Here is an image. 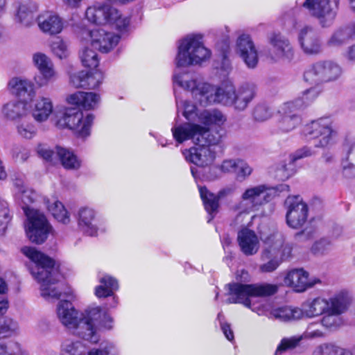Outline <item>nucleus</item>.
Wrapping results in <instances>:
<instances>
[{
    "label": "nucleus",
    "instance_id": "4d7b16f0",
    "mask_svg": "<svg viewBox=\"0 0 355 355\" xmlns=\"http://www.w3.org/2000/svg\"><path fill=\"white\" fill-rule=\"evenodd\" d=\"M347 156V160L342 162V173L346 178H352L355 177V165L348 162L350 155Z\"/></svg>",
    "mask_w": 355,
    "mask_h": 355
},
{
    "label": "nucleus",
    "instance_id": "2eb2a0df",
    "mask_svg": "<svg viewBox=\"0 0 355 355\" xmlns=\"http://www.w3.org/2000/svg\"><path fill=\"white\" fill-rule=\"evenodd\" d=\"M33 63L40 73L39 76L34 78L38 87L47 86L57 80L58 75L54 64L46 54L41 52L34 53Z\"/></svg>",
    "mask_w": 355,
    "mask_h": 355
},
{
    "label": "nucleus",
    "instance_id": "13d9d810",
    "mask_svg": "<svg viewBox=\"0 0 355 355\" xmlns=\"http://www.w3.org/2000/svg\"><path fill=\"white\" fill-rule=\"evenodd\" d=\"M239 159H225L221 164L220 168L224 173H231L237 171Z\"/></svg>",
    "mask_w": 355,
    "mask_h": 355
},
{
    "label": "nucleus",
    "instance_id": "bf43d9fd",
    "mask_svg": "<svg viewBox=\"0 0 355 355\" xmlns=\"http://www.w3.org/2000/svg\"><path fill=\"white\" fill-rule=\"evenodd\" d=\"M18 347L19 343H0V355H15V349H18Z\"/></svg>",
    "mask_w": 355,
    "mask_h": 355
},
{
    "label": "nucleus",
    "instance_id": "69168bd1",
    "mask_svg": "<svg viewBox=\"0 0 355 355\" xmlns=\"http://www.w3.org/2000/svg\"><path fill=\"white\" fill-rule=\"evenodd\" d=\"M9 307L8 300L3 296H0V315L5 314Z\"/></svg>",
    "mask_w": 355,
    "mask_h": 355
},
{
    "label": "nucleus",
    "instance_id": "603ef678",
    "mask_svg": "<svg viewBox=\"0 0 355 355\" xmlns=\"http://www.w3.org/2000/svg\"><path fill=\"white\" fill-rule=\"evenodd\" d=\"M254 118L256 121H263L270 118L271 112L265 105H258L254 109Z\"/></svg>",
    "mask_w": 355,
    "mask_h": 355
},
{
    "label": "nucleus",
    "instance_id": "aec40b11",
    "mask_svg": "<svg viewBox=\"0 0 355 355\" xmlns=\"http://www.w3.org/2000/svg\"><path fill=\"white\" fill-rule=\"evenodd\" d=\"M298 40L304 53L318 55L321 53V41L318 33L311 26H305L300 30Z\"/></svg>",
    "mask_w": 355,
    "mask_h": 355
},
{
    "label": "nucleus",
    "instance_id": "680f3d73",
    "mask_svg": "<svg viewBox=\"0 0 355 355\" xmlns=\"http://www.w3.org/2000/svg\"><path fill=\"white\" fill-rule=\"evenodd\" d=\"M314 326H315V324H313V323H311L308 326L307 329L304 333V336L306 338H313L321 337L323 336V334L320 330L313 329Z\"/></svg>",
    "mask_w": 355,
    "mask_h": 355
},
{
    "label": "nucleus",
    "instance_id": "f3484780",
    "mask_svg": "<svg viewBox=\"0 0 355 355\" xmlns=\"http://www.w3.org/2000/svg\"><path fill=\"white\" fill-rule=\"evenodd\" d=\"M93 48L101 53H109L119 44L121 36L116 33L97 28L87 31Z\"/></svg>",
    "mask_w": 355,
    "mask_h": 355
},
{
    "label": "nucleus",
    "instance_id": "a211bd4d",
    "mask_svg": "<svg viewBox=\"0 0 355 355\" xmlns=\"http://www.w3.org/2000/svg\"><path fill=\"white\" fill-rule=\"evenodd\" d=\"M272 48L268 57L273 61L281 60L291 61L294 56V51L290 42L279 34H273L269 38Z\"/></svg>",
    "mask_w": 355,
    "mask_h": 355
},
{
    "label": "nucleus",
    "instance_id": "c756f323",
    "mask_svg": "<svg viewBox=\"0 0 355 355\" xmlns=\"http://www.w3.org/2000/svg\"><path fill=\"white\" fill-rule=\"evenodd\" d=\"M256 94L255 86L252 84H244L238 89H235V97L231 107L236 110L243 111L254 98Z\"/></svg>",
    "mask_w": 355,
    "mask_h": 355
},
{
    "label": "nucleus",
    "instance_id": "a19ab883",
    "mask_svg": "<svg viewBox=\"0 0 355 355\" xmlns=\"http://www.w3.org/2000/svg\"><path fill=\"white\" fill-rule=\"evenodd\" d=\"M18 323L13 319L5 318L0 320V334L5 337L12 336L18 333Z\"/></svg>",
    "mask_w": 355,
    "mask_h": 355
},
{
    "label": "nucleus",
    "instance_id": "c9c22d12",
    "mask_svg": "<svg viewBox=\"0 0 355 355\" xmlns=\"http://www.w3.org/2000/svg\"><path fill=\"white\" fill-rule=\"evenodd\" d=\"M16 18L23 26H31L35 19L33 7L26 2L19 3L17 7Z\"/></svg>",
    "mask_w": 355,
    "mask_h": 355
},
{
    "label": "nucleus",
    "instance_id": "864d4df0",
    "mask_svg": "<svg viewBox=\"0 0 355 355\" xmlns=\"http://www.w3.org/2000/svg\"><path fill=\"white\" fill-rule=\"evenodd\" d=\"M103 81V75L98 71L92 73L88 71L86 89H95Z\"/></svg>",
    "mask_w": 355,
    "mask_h": 355
},
{
    "label": "nucleus",
    "instance_id": "4468645a",
    "mask_svg": "<svg viewBox=\"0 0 355 355\" xmlns=\"http://www.w3.org/2000/svg\"><path fill=\"white\" fill-rule=\"evenodd\" d=\"M340 0H305L303 7L317 18L323 27L331 26L336 17Z\"/></svg>",
    "mask_w": 355,
    "mask_h": 355
},
{
    "label": "nucleus",
    "instance_id": "6e6552de",
    "mask_svg": "<svg viewBox=\"0 0 355 355\" xmlns=\"http://www.w3.org/2000/svg\"><path fill=\"white\" fill-rule=\"evenodd\" d=\"M350 302V295L346 291H340L331 296V304L320 320L322 327L329 331H336L341 327L345 323L343 314Z\"/></svg>",
    "mask_w": 355,
    "mask_h": 355
},
{
    "label": "nucleus",
    "instance_id": "0e129e2a",
    "mask_svg": "<svg viewBox=\"0 0 355 355\" xmlns=\"http://www.w3.org/2000/svg\"><path fill=\"white\" fill-rule=\"evenodd\" d=\"M344 57L349 61L355 62V44L348 47Z\"/></svg>",
    "mask_w": 355,
    "mask_h": 355
},
{
    "label": "nucleus",
    "instance_id": "dca6fc26",
    "mask_svg": "<svg viewBox=\"0 0 355 355\" xmlns=\"http://www.w3.org/2000/svg\"><path fill=\"white\" fill-rule=\"evenodd\" d=\"M286 223L293 229H299L306 223L308 216V207L299 196L288 197Z\"/></svg>",
    "mask_w": 355,
    "mask_h": 355
},
{
    "label": "nucleus",
    "instance_id": "b1692460",
    "mask_svg": "<svg viewBox=\"0 0 355 355\" xmlns=\"http://www.w3.org/2000/svg\"><path fill=\"white\" fill-rule=\"evenodd\" d=\"M241 251L246 256H252L259 249V239L256 233L247 227L242 228L237 234Z\"/></svg>",
    "mask_w": 355,
    "mask_h": 355
},
{
    "label": "nucleus",
    "instance_id": "e2e57ef3",
    "mask_svg": "<svg viewBox=\"0 0 355 355\" xmlns=\"http://www.w3.org/2000/svg\"><path fill=\"white\" fill-rule=\"evenodd\" d=\"M220 327L226 338L230 341L233 340L234 334L230 328V325L227 323L220 322Z\"/></svg>",
    "mask_w": 355,
    "mask_h": 355
},
{
    "label": "nucleus",
    "instance_id": "3c124183",
    "mask_svg": "<svg viewBox=\"0 0 355 355\" xmlns=\"http://www.w3.org/2000/svg\"><path fill=\"white\" fill-rule=\"evenodd\" d=\"M10 220L8 204L0 199V231H4Z\"/></svg>",
    "mask_w": 355,
    "mask_h": 355
},
{
    "label": "nucleus",
    "instance_id": "412c9836",
    "mask_svg": "<svg viewBox=\"0 0 355 355\" xmlns=\"http://www.w3.org/2000/svg\"><path fill=\"white\" fill-rule=\"evenodd\" d=\"M319 282V279L309 281L308 272L303 269H293L288 271L284 279V283L286 286L291 287L299 293L305 291Z\"/></svg>",
    "mask_w": 355,
    "mask_h": 355
},
{
    "label": "nucleus",
    "instance_id": "37998d69",
    "mask_svg": "<svg viewBox=\"0 0 355 355\" xmlns=\"http://www.w3.org/2000/svg\"><path fill=\"white\" fill-rule=\"evenodd\" d=\"M81 62L85 67L96 68L98 65L97 53L89 48L84 49L80 55Z\"/></svg>",
    "mask_w": 355,
    "mask_h": 355
},
{
    "label": "nucleus",
    "instance_id": "5fc2aeb1",
    "mask_svg": "<svg viewBox=\"0 0 355 355\" xmlns=\"http://www.w3.org/2000/svg\"><path fill=\"white\" fill-rule=\"evenodd\" d=\"M37 153L40 157L43 158L47 162H52L53 157L56 154V151L51 150L47 146L44 144L38 145L37 148Z\"/></svg>",
    "mask_w": 355,
    "mask_h": 355
},
{
    "label": "nucleus",
    "instance_id": "20e7f679",
    "mask_svg": "<svg viewBox=\"0 0 355 355\" xmlns=\"http://www.w3.org/2000/svg\"><path fill=\"white\" fill-rule=\"evenodd\" d=\"M173 136L178 143L191 139L198 147H193L184 153V157L198 166H206L211 164L215 159V152L210 148L221 140L222 128H205L200 124L185 123L175 125L171 128Z\"/></svg>",
    "mask_w": 355,
    "mask_h": 355
},
{
    "label": "nucleus",
    "instance_id": "338daca9",
    "mask_svg": "<svg viewBox=\"0 0 355 355\" xmlns=\"http://www.w3.org/2000/svg\"><path fill=\"white\" fill-rule=\"evenodd\" d=\"M30 156V152L27 149L21 148L18 153H16L15 157L22 162L26 161Z\"/></svg>",
    "mask_w": 355,
    "mask_h": 355
},
{
    "label": "nucleus",
    "instance_id": "f704fd0d",
    "mask_svg": "<svg viewBox=\"0 0 355 355\" xmlns=\"http://www.w3.org/2000/svg\"><path fill=\"white\" fill-rule=\"evenodd\" d=\"M46 207L55 220L63 224L70 222V216L63 204L57 200L46 201Z\"/></svg>",
    "mask_w": 355,
    "mask_h": 355
},
{
    "label": "nucleus",
    "instance_id": "f8f14e48",
    "mask_svg": "<svg viewBox=\"0 0 355 355\" xmlns=\"http://www.w3.org/2000/svg\"><path fill=\"white\" fill-rule=\"evenodd\" d=\"M177 112H182V115L189 121L193 120L196 116L199 121L205 128L211 125L220 127L226 121L225 116L218 110H204L199 114L196 113V107L187 101L180 100L176 96Z\"/></svg>",
    "mask_w": 355,
    "mask_h": 355
},
{
    "label": "nucleus",
    "instance_id": "c03bdc74",
    "mask_svg": "<svg viewBox=\"0 0 355 355\" xmlns=\"http://www.w3.org/2000/svg\"><path fill=\"white\" fill-rule=\"evenodd\" d=\"M116 353V348L113 343H106L101 345V348H92L87 351L85 348L84 355H110Z\"/></svg>",
    "mask_w": 355,
    "mask_h": 355
},
{
    "label": "nucleus",
    "instance_id": "ddd939ff",
    "mask_svg": "<svg viewBox=\"0 0 355 355\" xmlns=\"http://www.w3.org/2000/svg\"><path fill=\"white\" fill-rule=\"evenodd\" d=\"M94 116L92 114L84 115L78 108H66L62 117L58 121V125L73 130L78 137L89 135Z\"/></svg>",
    "mask_w": 355,
    "mask_h": 355
},
{
    "label": "nucleus",
    "instance_id": "9d476101",
    "mask_svg": "<svg viewBox=\"0 0 355 355\" xmlns=\"http://www.w3.org/2000/svg\"><path fill=\"white\" fill-rule=\"evenodd\" d=\"M341 67L331 60H320L309 66L304 72V80L312 85L337 80L342 75Z\"/></svg>",
    "mask_w": 355,
    "mask_h": 355
},
{
    "label": "nucleus",
    "instance_id": "8fccbe9b",
    "mask_svg": "<svg viewBox=\"0 0 355 355\" xmlns=\"http://www.w3.org/2000/svg\"><path fill=\"white\" fill-rule=\"evenodd\" d=\"M87 73V71H82L71 74L70 76L71 84L77 88H86Z\"/></svg>",
    "mask_w": 355,
    "mask_h": 355
},
{
    "label": "nucleus",
    "instance_id": "393cba45",
    "mask_svg": "<svg viewBox=\"0 0 355 355\" xmlns=\"http://www.w3.org/2000/svg\"><path fill=\"white\" fill-rule=\"evenodd\" d=\"M40 29L44 33L54 35L62 32L64 28L63 19L57 14L46 12L37 17Z\"/></svg>",
    "mask_w": 355,
    "mask_h": 355
},
{
    "label": "nucleus",
    "instance_id": "49530a36",
    "mask_svg": "<svg viewBox=\"0 0 355 355\" xmlns=\"http://www.w3.org/2000/svg\"><path fill=\"white\" fill-rule=\"evenodd\" d=\"M302 338V336H293L291 338H283L277 348L275 355H277L278 354L282 353L286 349L295 347L301 341Z\"/></svg>",
    "mask_w": 355,
    "mask_h": 355
},
{
    "label": "nucleus",
    "instance_id": "de8ad7c7",
    "mask_svg": "<svg viewBox=\"0 0 355 355\" xmlns=\"http://www.w3.org/2000/svg\"><path fill=\"white\" fill-rule=\"evenodd\" d=\"M331 248V242L329 239L323 238L314 243L311 251L315 254H324L330 251Z\"/></svg>",
    "mask_w": 355,
    "mask_h": 355
},
{
    "label": "nucleus",
    "instance_id": "5701e85b",
    "mask_svg": "<svg viewBox=\"0 0 355 355\" xmlns=\"http://www.w3.org/2000/svg\"><path fill=\"white\" fill-rule=\"evenodd\" d=\"M96 211L89 207H83L78 212V225L85 234L96 236L98 230Z\"/></svg>",
    "mask_w": 355,
    "mask_h": 355
},
{
    "label": "nucleus",
    "instance_id": "6e6d98bb",
    "mask_svg": "<svg viewBox=\"0 0 355 355\" xmlns=\"http://www.w3.org/2000/svg\"><path fill=\"white\" fill-rule=\"evenodd\" d=\"M14 195L28 187L24 184V176L22 174H15L12 177Z\"/></svg>",
    "mask_w": 355,
    "mask_h": 355
},
{
    "label": "nucleus",
    "instance_id": "7c9ffc66",
    "mask_svg": "<svg viewBox=\"0 0 355 355\" xmlns=\"http://www.w3.org/2000/svg\"><path fill=\"white\" fill-rule=\"evenodd\" d=\"M53 104L49 97L40 96L32 109V116L40 123L44 122L53 114Z\"/></svg>",
    "mask_w": 355,
    "mask_h": 355
},
{
    "label": "nucleus",
    "instance_id": "4c0bfd02",
    "mask_svg": "<svg viewBox=\"0 0 355 355\" xmlns=\"http://www.w3.org/2000/svg\"><path fill=\"white\" fill-rule=\"evenodd\" d=\"M282 118L278 122V128L282 132H288L294 130L301 123V117L299 114H281Z\"/></svg>",
    "mask_w": 355,
    "mask_h": 355
},
{
    "label": "nucleus",
    "instance_id": "cd10ccee",
    "mask_svg": "<svg viewBox=\"0 0 355 355\" xmlns=\"http://www.w3.org/2000/svg\"><path fill=\"white\" fill-rule=\"evenodd\" d=\"M26 103L23 101L12 100L3 105L1 114L4 119L10 121H20L27 114Z\"/></svg>",
    "mask_w": 355,
    "mask_h": 355
},
{
    "label": "nucleus",
    "instance_id": "bb28decb",
    "mask_svg": "<svg viewBox=\"0 0 355 355\" xmlns=\"http://www.w3.org/2000/svg\"><path fill=\"white\" fill-rule=\"evenodd\" d=\"M199 192L200 198L203 202L205 209L209 215L208 222L209 223L217 212L218 208L219 199L225 195L232 193L231 189H225L218 192V196L209 192L206 187H200Z\"/></svg>",
    "mask_w": 355,
    "mask_h": 355
},
{
    "label": "nucleus",
    "instance_id": "4be33fe9",
    "mask_svg": "<svg viewBox=\"0 0 355 355\" xmlns=\"http://www.w3.org/2000/svg\"><path fill=\"white\" fill-rule=\"evenodd\" d=\"M312 154L311 149L303 148L297 151L295 155H290L287 159L278 164L276 171V178L280 180L288 179L295 172L294 162L297 159L311 156Z\"/></svg>",
    "mask_w": 355,
    "mask_h": 355
},
{
    "label": "nucleus",
    "instance_id": "774afa93",
    "mask_svg": "<svg viewBox=\"0 0 355 355\" xmlns=\"http://www.w3.org/2000/svg\"><path fill=\"white\" fill-rule=\"evenodd\" d=\"M345 150L347 155L355 156V143L352 144L350 145H347L345 147Z\"/></svg>",
    "mask_w": 355,
    "mask_h": 355
},
{
    "label": "nucleus",
    "instance_id": "052dcab7",
    "mask_svg": "<svg viewBox=\"0 0 355 355\" xmlns=\"http://www.w3.org/2000/svg\"><path fill=\"white\" fill-rule=\"evenodd\" d=\"M236 171L239 175L246 177L251 174L252 168L247 163L239 159V164H238Z\"/></svg>",
    "mask_w": 355,
    "mask_h": 355
},
{
    "label": "nucleus",
    "instance_id": "473e14b6",
    "mask_svg": "<svg viewBox=\"0 0 355 355\" xmlns=\"http://www.w3.org/2000/svg\"><path fill=\"white\" fill-rule=\"evenodd\" d=\"M56 155L63 167L68 170H77L81 166V160L69 148L57 146Z\"/></svg>",
    "mask_w": 355,
    "mask_h": 355
},
{
    "label": "nucleus",
    "instance_id": "58836bf2",
    "mask_svg": "<svg viewBox=\"0 0 355 355\" xmlns=\"http://www.w3.org/2000/svg\"><path fill=\"white\" fill-rule=\"evenodd\" d=\"M17 133L23 138L33 139L37 132V128L33 121H22L17 125Z\"/></svg>",
    "mask_w": 355,
    "mask_h": 355
},
{
    "label": "nucleus",
    "instance_id": "6ab92c4d",
    "mask_svg": "<svg viewBox=\"0 0 355 355\" xmlns=\"http://www.w3.org/2000/svg\"><path fill=\"white\" fill-rule=\"evenodd\" d=\"M236 52L248 68L254 69L257 67L259 61L258 52L249 35L243 34L238 37Z\"/></svg>",
    "mask_w": 355,
    "mask_h": 355
},
{
    "label": "nucleus",
    "instance_id": "423d86ee",
    "mask_svg": "<svg viewBox=\"0 0 355 355\" xmlns=\"http://www.w3.org/2000/svg\"><path fill=\"white\" fill-rule=\"evenodd\" d=\"M261 240L264 247L260 259L264 263L259 266V269L263 273L272 272L277 269L284 259L290 257L291 248L284 243V236L278 232H273L267 236L261 234Z\"/></svg>",
    "mask_w": 355,
    "mask_h": 355
},
{
    "label": "nucleus",
    "instance_id": "a878e982",
    "mask_svg": "<svg viewBox=\"0 0 355 355\" xmlns=\"http://www.w3.org/2000/svg\"><path fill=\"white\" fill-rule=\"evenodd\" d=\"M8 88L12 94L24 100L31 101L35 96L33 83L26 78H12L8 82Z\"/></svg>",
    "mask_w": 355,
    "mask_h": 355
},
{
    "label": "nucleus",
    "instance_id": "39448f33",
    "mask_svg": "<svg viewBox=\"0 0 355 355\" xmlns=\"http://www.w3.org/2000/svg\"><path fill=\"white\" fill-rule=\"evenodd\" d=\"M15 197L24 205L22 208L27 218L25 223L27 236L33 243H42L47 239L51 226L42 211L29 207L36 200L37 194L33 190L26 187L17 193Z\"/></svg>",
    "mask_w": 355,
    "mask_h": 355
},
{
    "label": "nucleus",
    "instance_id": "e433bc0d",
    "mask_svg": "<svg viewBox=\"0 0 355 355\" xmlns=\"http://www.w3.org/2000/svg\"><path fill=\"white\" fill-rule=\"evenodd\" d=\"M85 348L82 341L67 339L60 345V355H84Z\"/></svg>",
    "mask_w": 355,
    "mask_h": 355
},
{
    "label": "nucleus",
    "instance_id": "7ed1b4c3",
    "mask_svg": "<svg viewBox=\"0 0 355 355\" xmlns=\"http://www.w3.org/2000/svg\"><path fill=\"white\" fill-rule=\"evenodd\" d=\"M229 297L227 304H243L245 306L256 312L258 315H267L283 322H293L304 318H312L322 315L331 304V297L326 299L318 297L308 300L302 304V308L295 306H282L270 309L268 304L256 306L252 303L250 297H268L275 294L278 286L272 284H242L238 283L228 285Z\"/></svg>",
    "mask_w": 355,
    "mask_h": 355
},
{
    "label": "nucleus",
    "instance_id": "79ce46f5",
    "mask_svg": "<svg viewBox=\"0 0 355 355\" xmlns=\"http://www.w3.org/2000/svg\"><path fill=\"white\" fill-rule=\"evenodd\" d=\"M304 108L303 101L300 98H295L293 101L284 103L279 108L280 114H299L298 112Z\"/></svg>",
    "mask_w": 355,
    "mask_h": 355
},
{
    "label": "nucleus",
    "instance_id": "c85d7f7f",
    "mask_svg": "<svg viewBox=\"0 0 355 355\" xmlns=\"http://www.w3.org/2000/svg\"><path fill=\"white\" fill-rule=\"evenodd\" d=\"M67 100L69 104L80 106L85 110H92L98 107L101 97L94 92H77L69 95Z\"/></svg>",
    "mask_w": 355,
    "mask_h": 355
},
{
    "label": "nucleus",
    "instance_id": "1a4fd4ad",
    "mask_svg": "<svg viewBox=\"0 0 355 355\" xmlns=\"http://www.w3.org/2000/svg\"><path fill=\"white\" fill-rule=\"evenodd\" d=\"M270 189L263 184L247 188L241 196V200L234 209L237 211L236 220L241 221V218L250 212L257 210L260 206L269 201Z\"/></svg>",
    "mask_w": 355,
    "mask_h": 355
},
{
    "label": "nucleus",
    "instance_id": "a18cd8bd",
    "mask_svg": "<svg viewBox=\"0 0 355 355\" xmlns=\"http://www.w3.org/2000/svg\"><path fill=\"white\" fill-rule=\"evenodd\" d=\"M230 46L229 37H225L223 41V46L221 50L223 51V58L220 65V70L223 75H227L232 69L231 63L230 60L227 58L225 53L228 51Z\"/></svg>",
    "mask_w": 355,
    "mask_h": 355
},
{
    "label": "nucleus",
    "instance_id": "2f4dec72",
    "mask_svg": "<svg viewBox=\"0 0 355 355\" xmlns=\"http://www.w3.org/2000/svg\"><path fill=\"white\" fill-rule=\"evenodd\" d=\"M99 283L95 288V295L98 298L112 296L119 288L117 280L109 275L99 277Z\"/></svg>",
    "mask_w": 355,
    "mask_h": 355
},
{
    "label": "nucleus",
    "instance_id": "09e8293b",
    "mask_svg": "<svg viewBox=\"0 0 355 355\" xmlns=\"http://www.w3.org/2000/svg\"><path fill=\"white\" fill-rule=\"evenodd\" d=\"M321 91L318 87H312L309 89L304 90L302 93V96L298 98L303 101L304 107L309 105L313 101H315L320 94Z\"/></svg>",
    "mask_w": 355,
    "mask_h": 355
},
{
    "label": "nucleus",
    "instance_id": "f03ea898",
    "mask_svg": "<svg viewBox=\"0 0 355 355\" xmlns=\"http://www.w3.org/2000/svg\"><path fill=\"white\" fill-rule=\"evenodd\" d=\"M210 56L211 51L205 46L201 35L191 34L183 38L175 58L177 69L173 76L174 84L190 92L202 105L220 103L231 107L235 97V87L232 83H223L216 87L198 83L188 72L180 71L181 68L200 64Z\"/></svg>",
    "mask_w": 355,
    "mask_h": 355
},
{
    "label": "nucleus",
    "instance_id": "72a5a7b5",
    "mask_svg": "<svg viewBox=\"0 0 355 355\" xmlns=\"http://www.w3.org/2000/svg\"><path fill=\"white\" fill-rule=\"evenodd\" d=\"M353 39H355V28L349 24L336 30L329 38L328 45L333 47L340 46Z\"/></svg>",
    "mask_w": 355,
    "mask_h": 355
},
{
    "label": "nucleus",
    "instance_id": "f257e3e1",
    "mask_svg": "<svg viewBox=\"0 0 355 355\" xmlns=\"http://www.w3.org/2000/svg\"><path fill=\"white\" fill-rule=\"evenodd\" d=\"M21 252L34 264L31 272L40 284V294L46 300H61L56 308L60 323L72 334L91 343H97L100 336L97 332L101 328L111 329L112 318L99 306L89 307L80 313L71 300L73 295L70 288L60 282L59 267L55 261L33 247H24Z\"/></svg>",
    "mask_w": 355,
    "mask_h": 355
},
{
    "label": "nucleus",
    "instance_id": "9b49d317",
    "mask_svg": "<svg viewBox=\"0 0 355 355\" xmlns=\"http://www.w3.org/2000/svg\"><path fill=\"white\" fill-rule=\"evenodd\" d=\"M305 136L316 140L318 148H326L334 142L337 131L334 128L333 121L329 117H322L311 121L304 129Z\"/></svg>",
    "mask_w": 355,
    "mask_h": 355
},
{
    "label": "nucleus",
    "instance_id": "ea45409f",
    "mask_svg": "<svg viewBox=\"0 0 355 355\" xmlns=\"http://www.w3.org/2000/svg\"><path fill=\"white\" fill-rule=\"evenodd\" d=\"M52 53L59 59H65L69 55L68 44L60 37L55 38L51 43Z\"/></svg>",
    "mask_w": 355,
    "mask_h": 355
},
{
    "label": "nucleus",
    "instance_id": "0eeeda50",
    "mask_svg": "<svg viewBox=\"0 0 355 355\" xmlns=\"http://www.w3.org/2000/svg\"><path fill=\"white\" fill-rule=\"evenodd\" d=\"M86 19L98 26H110L120 33L128 31L130 18L109 2H95L85 10Z\"/></svg>",
    "mask_w": 355,
    "mask_h": 355
}]
</instances>
